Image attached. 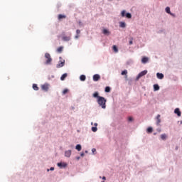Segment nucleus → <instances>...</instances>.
Returning a JSON list of instances; mask_svg holds the SVG:
<instances>
[{"instance_id": "obj_39", "label": "nucleus", "mask_w": 182, "mask_h": 182, "mask_svg": "<svg viewBox=\"0 0 182 182\" xmlns=\"http://www.w3.org/2000/svg\"><path fill=\"white\" fill-rule=\"evenodd\" d=\"M80 156H81V157H83V156H85V153H81V154H80Z\"/></svg>"}, {"instance_id": "obj_17", "label": "nucleus", "mask_w": 182, "mask_h": 182, "mask_svg": "<svg viewBox=\"0 0 182 182\" xmlns=\"http://www.w3.org/2000/svg\"><path fill=\"white\" fill-rule=\"evenodd\" d=\"M80 80L82 82H85V81L86 80V75H80Z\"/></svg>"}, {"instance_id": "obj_16", "label": "nucleus", "mask_w": 182, "mask_h": 182, "mask_svg": "<svg viewBox=\"0 0 182 182\" xmlns=\"http://www.w3.org/2000/svg\"><path fill=\"white\" fill-rule=\"evenodd\" d=\"M141 62L143 63H147V62H149V58L147 57H144L142 59H141Z\"/></svg>"}, {"instance_id": "obj_11", "label": "nucleus", "mask_w": 182, "mask_h": 182, "mask_svg": "<svg viewBox=\"0 0 182 182\" xmlns=\"http://www.w3.org/2000/svg\"><path fill=\"white\" fill-rule=\"evenodd\" d=\"M65 157H70V156H72V151L71 150L66 151L65 152Z\"/></svg>"}, {"instance_id": "obj_21", "label": "nucleus", "mask_w": 182, "mask_h": 182, "mask_svg": "<svg viewBox=\"0 0 182 182\" xmlns=\"http://www.w3.org/2000/svg\"><path fill=\"white\" fill-rule=\"evenodd\" d=\"M121 75L124 76L125 75V78L127 79V70H124V71L122 72Z\"/></svg>"}, {"instance_id": "obj_9", "label": "nucleus", "mask_w": 182, "mask_h": 182, "mask_svg": "<svg viewBox=\"0 0 182 182\" xmlns=\"http://www.w3.org/2000/svg\"><path fill=\"white\" fill-rule=\"evenodd\" d=\"M160 117H161V116L160 114H158L156 116V124L157 126H159V124H160V123H161V119H160Z\"/></svg>"}, {"instance_id": "obj_6", "label": "nucleus", "mask_w": 182, "mask_h": 182, "mask_svg": "<svg viewBox=\"0 0 182 182\" xmlns=\"http://www.w3.org/2000/svg\"><path fill=\"white\" fill-rule=\"evenodd\" d=\"M57 166L58 167H60V168H63V167H67L68 166V164L67 163H62V162H60V163H58Z\"/></svg>"}, {"instance_id": "obj_1", "label": "nucleus", "mask_w": 182, "mask_h": 182, "mask_svg": "<svg viewBox=\"0 0 182 182\" xmlns=\"http://www.w3.org/2000/svg\"><path fill=\"white\" fill-rule=\"evenodd\" d=\"M106 99L103 97H98L97 103L101 106L102 109H106Z\"/></svg>"}, {"instance_id": "obj_15", "label": "nucleus", "mask_w": 182, "mask_h": 182, "mask_svg": "<svg viewBox=\"0 0 182 182\" xmlns=\"http://www.w3.org/2000/svg\"><path fill=\"white\" fill-rule=\"evenodd\" d=\"M66 77H68V73H64L60 77V80H65V79H66Z\"/></svg>"}, {"instance_id": "obj_18", "label": "nucleus", "mask_w": 182, "mask_h": 182, "mask_svg": "<svg viewBox=\"0 0 182 182\" xmlns=\"http://www.w3.org/2000/svg\"><path fill=\"white\" fill-rule=\"evenodd\" d=\"M57 52L58 53H62V52H63V46H60L58 49H57Z\"/></svg>"}, {"instance_id": "obj_26", "label": "nucleus", "mask_w": 182, "mask_h": 182, "mask_svg": "<svg viewBox=\"0 0 182 182\" xmlns=\"http://www.w3.org/2000/svg\"><path fill=\"white\" fill-rule=\"evenodd\" d=\"M65 18H66V16L63 15V14L58 15V19H65Z\"/></svg>"}, {"instance_id": "obj_20", "label": "nucleus", "mask_w": 182, "mask_h": 182, "mask_svg": "<svg viewBox=\"0 0 182 182\" xmlns=\"http://www.w3.org/2000/svg\"><path fill=\"white\" fill-rule=\"evenodd\" d=\"M119 26L120 28H126V23L123 21L119 22Z\"/></svg>"}, {"instance_id": "obj_35", "label": "nucleus", "mask_w": 182, "mask_h": 182, "mask_svg": "<svg viewBox=\"0 0 182 182\" xmlns=\"http://www.w3.org/2000/svg\"><path fill=\"white\" fill-rule=\"evenodd\" d=\"M92 153H95L96 149L93 148V149H92Z\"/></svg>"}, {"instance_id": "obj_25", "label": "nucleus", "mask_w": 182, "mask_h": 182, "mask_svg": "<svg viewBox=\"0 0 182 182\" xmlns=\"http://www.w3.org/2000/svg\"><path fill=\"white\" fill-rule=\"evenodd\" d=\"M161 139L162 140H166V139H167V134H161Z\"/></svg>"}, {"instance_id": "obj_3", "label": "nucleus", "mask_w": 182, "mask_h": 182, "mask_svg": "<svg viewBox=\"0 0 182 182\" xmlns=\"http://www.w3.org/2000/svg\"><path fill=\"white\" fill-rule=\"evenodd\" d=\"M45 58H46V59H47L46 65H49V63H50V62H52V58H50V54L46 53L45 54Z\"/></svg>"}, {"instance_id": "obj_29", "label": "nucleus", "mask_w": 182, "mask_h": 182, "mask_svg": "<svg viewBox=\"0 0 182 182\" xmlns=\"http://www.w3.org/2000/svg\"><path fill=\"white\" fill-rule=\"evenodd\" d=\"M93 97H97V99H99V97H101L99 96V92H96L93 94Z\"/></svg>"}, {"instance_id": "obj_19", "label": "nucleus", "mask_w": 182, "mask_h": 182, "mask_svg": "<svg viewBox=\"0 0 182 182\" xmlns=\"http://www.w3.org/2000/svg\"><path fill=\"white\" fill-rule=\"evenodd\" d=\"M166 14H169V15L174 16L173 14H171V11H170V7L166 8Z\"/></svg>"}, {"instance_id": "obj_5", "label": "nucleus", "mask_w": 182, "mask_h": 182, "mask_svg": "<svg viewBox=\"0 0 182 182\" xmlns=\"http://www.w3.org/2000/svg\"><path fill=\"white\" fill-rule=\"evenodd\" d=\"M49 84L48 83H45L43 85H41V89L44 91V92H48V90H49Z\"/></svg>"}, {"instance_id": "obj_31", "label": "nucleus", "mask_w": 182, "mask_h": 182, "mask_svg": "<svg viewBox=\"0 0 182 182\" xmlns=\"http://www.w3.org/2000/svg\"><path fill=\"white\" fill-rule=\"evenodd\" d=\"M92 131L94 132V133H95V132H97V127H92Z\"/></svg>"}, {"instance_id": "obj_2", "label": "nucleus", "mask_w": 182, "mask_h": 182, "mask_svg": "<svg viewBox=\"0 0 182 182\" xmlns=\"http://www.w3.org/2000/svg\"><path fill=\"white\" fill-rule=\"evenodd\" d=\"M121 16L122 18H124V16H126V18H127V19H131L132 18V14L130 13H127L126 14V10H123L122 12H121Z\"/></svg>"}, {"instance_id": "obj_28", "label": "nucleus", "mask_w": 182, "mask_h": 182, "mask_svg": "<svg viewBox=\"0 0 182 182\" xmlns=\"http://www.w3.org/2000/svg\"><path fill=\"white\" fill-rule=\"evenodd\" d=\"M147 133H153V128L151 127H149L146 129Z\"/></svg>"}, {"instance_id": "obj_24", "label": "nucleus", "mask_w": 182, "mask_h": 182, "mask_svg": "<svg viewBox=\"0 0 182 182\" xmlns=\"http://www.w3.org/2000/svg\"><path fill=\"white\" fill-rule=\"evenodd\" d=\"M33 90H39V87H38V85L33 84Z\"/></svg>"}, {"instance_id": "obj_30", "label": "nucleus", "mask_w": 182, "mask_h": 182, "mask_svg": "<svg viewBox=\"0 0 182 182\" xmlns=\"http://www.w3.org/2000/svg\"><path fill=\"white\" fill-rule=\"evenodd\" d=\"M69 92V90L68 88H65L63 91V95H66V93H68Z\"/></svg>"}, {"instance_id": "obj_41", "label": "nucleus", "mask_w": 182, "mask_h": 182, "mask_svg": "<svg viewBox=\"0 0 182 182\" xmlns=\"http://www.w3.org/2000/svg\"><path fill=\"white\" fill-rule=\"evenodd\" d=\"M102 179H103V180H106V177L103 176V177H102Z\"/></svg>"}, {"instance_id": "obj_27", "label": "nucleus", "mask_w": 182, "mask_h": 182, "mask_svg": "<svg viewBox=\"0 0 182 182\" xmlns=\"http://www.w3.org/2000/svg\"><path fill=\"white\" fill-rule=\"evenodd\" d=\"M102 33H104V35H109V33H110V32H109V30L106 28L103 30Z\"/></svg>"}, {"instance_id": "obj_34", "label": "nucleus", "mask_w": 182, "mask_h": 182, "mask_svg": "<svg viewBox=\"0 0 182 182\" xmlns=\"http://www.w3.org/2000/svg\"><path fill=\"white\" fill-rule=\"evenodd\" d=\"M76 33H77V35H79L80 33V30H77Z\"/></svg>"}, {"instance_id": "obj_13", "label": "nucleus", "mask_w": 182, "mask_h": 182, "mask_svg": "<svg viewBox=\"0 0 182 182\" xmlns=\"http://www.w3.org/2000/svg\"><path fill=\"white\" fill-rule=\"evenodd\" d=\"M63 66H65V60L60 61V63L57 65V68H63Z\"/></svg>"}, {"instance_id": "obj_7", "label": "nucleus", "mask_w": 182, "mask_h": 182, "mask_svg": "<svg viewBox=\"0 0 182 182\" xmlns=\"http://www.w3.org/2000/svg\"><path fill=\"white\" fill-rule=\"evenodd\" d=\"M93 80H94V82H97V81L100 80V75L99 74L94 75Z\"/></svg>"}, {"instance_id": "obj_33", "label": "nucleus", "mask_w": 182, "mask_h": 182, "mask_svg": "<svg viewBox=\"0 0 182 182\" xmlns=\"http://www.w3.org/2000/svg\"><path fill=\"white\" fill-rule=\"evenodd\" d=\"M128 120H129V122H133V117H129L128 118Z\"/></svg>"}, {"instance_id": "obj_37", "label": "nucleus", "mask_w": 182, "mask_h": 182, "mask_svg": "<svg viewBox=\"0 0 182 182\" xmlns=\"http://www.w3.org/2000/svg\"><path fill=\"white\" fill-rule=\"evenodd\" d=\"M50 170L51 171H53V170H55V168L51 167V168H50Z\"/></svg>"}, {"instance_id": "obj_14", "label": "nucleus", "mask_w": 182, "mask_h": 182, "mask_svg": "<svg viewBox=\"0 0 182 182\" xmlns=\"http://www.w3.org/2000/svg\"><path fill=\"white\" fill-rule=\"evenodd\" d=\"M154 92H157V90H160V87L159 86V85L157 84L154 85Z\"/></svg>"}, {"instance_id": "obj_32", "label": "nucleus", "mask_w": 182, "mask_h": 182, "mask_svg": "<svg viewBox=\"0 0 182 182\" xmlns=\"http://www.w3.org/2000/svg\"><path fill=\"white\" fill-rule=\"evenodd\" d=\"M105 92H106L107 93H109V92H110V87H105Z\"/></svg>"}, {"instance_id": "obj_10", "label": "nucleus", "mask_w": 182, "mask_h": 182, "mask_svg": "<svg viewBox=\"0 0 182 182\" xmlns=\"http://www.w3.org/2000/svg\"><path fill=\"white\" fill-rule=\"evenodd\" d=\"M63 41H64V42H69V41H70V36H63Z\"/></svg>"}, {"instance_id": "obj_42", "label": "nucleus", "mask_w": 182, "mask_h": 182, "mask_svg": "<svg viewBox=\"0 0 182 182\" xmlns=\"http://www.w3.org/2000/svg\"><path fill=\"white\" fill-rule=\"evenodd\" d=\"M79 159H80V158L78 157V158H77V160H79Z\"/></svg>"}, {"instance_id": "obj_38", "label": "nucleus", "mask_w": 182, "mask_h": 182, "mask_svg": "<svg viewBox=\"0 0 182 182\" xmlns=\"http://www.w3.org/2000/svg\"><path fill=\"white\" fill-rule=\"evenodd\" d=\"M129 45H133V41H129Z\"/></svg>"}, {"instance_id": "obj_40", "label": "nucleus", "mask_w": 182, "mask_h": 182, "mask_svg": "<svg viewBox=\"0 0 182 182\" xmlns=\"http://www.w3.org/2000/svg\"><path fill=\"white\" fill-rule=\"evenodd\" d=\"M94 126H95V127H97V123H95Z\"/></svg>"}, {"instance_id": "obj_36", "label": "nucleus", "mask_w": 182, "mask_h": 182, "mask_svg": "<svg viewBox=\"0 0 182 182\" xmlns=\"http://www.w3.org/2000/svg\"><path fill=\"white\" fill-rule=\"evenodd\" d=\"M79 38V34H77L76 36H75V39H78Z\"/></svg>"}, {"instance_id": "obj_4", "label": "nucleus", "mask_w": 182, "mask_h": 182, "mask_svg": "<svg viewBox=\"0 0 182 182\" xmlns=\"http://www.w3.org/2000/svg\"><path fill=\"white\" fill-rule=\"evenodd\" d=\"M147 75V70H144L142 72H141L136 77V80H139V79H140V77H143V76Z\"/></svg>"}, {"instance_id": "obj_8", "label": "nucleus", "mask_w": 182, "mask_h": 182, "mask_svg": "<svg viewBox=\"0 0 182 182\" xmlns=\"http://www.w3.org/2000/svg\"><path fill=\"white\" fill-rule=\"evenodd\" d=\"M174 113H175L176 114H177V116H178V117H180V116H181V112L180 111V109H179V108L175 109Z\"/></svg>"}, {"instance_id": "obj_23", "label": "nucleus", "mask_w": 182, "mask_h": 182, "mask_svg": "<svg viewBox=\"0 0 182 182\" xmlns=\"http://www.w3.org/2000/svg\"><path fill=\"white\" fill-rule=\"evenodd\" d=\"M75 149L77 151H80V150H82V146L80 144H77L76 145Z\"/></svg>"}, {"instance_id": "obj_12", "label": "nucleus", "mask_w": 182, "mask_h": 182, "mask_svg": "<svg viewBox=\"0 0 182 182\" xmlns=\"http://www.w3.org/2000/svg\"><path fill=\"white\" fill-rule=\"evenodd\" d=\"M156 77L158 79H164V75H163V73H156Z\"/></svg>"}, {"instance_id": "obj_22", "label": "nucleus", "mask_w": 182, "mask_h": 182, "mask_svg": "<svg viewBox=\"0 0 182 182\" xmlns=\"http://www.w3.org/2000/svg\"><path fill=\"white\" fill-rule=\"evenodd\" d=\"M112 49L115 53H117V52H119V49L117 48V46H113Z\"/></svg>"}]
</instances>
